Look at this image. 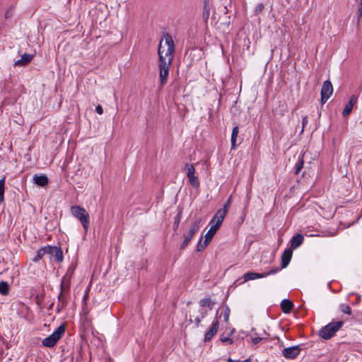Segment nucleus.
I'll return each mask as SVG.
<instances>
[{"label":"nucleus","instance_id":"1","mask_svg":"<svg viewBox=\"0 0 362 362\" xmlns=\"http://www.w3.org/2000/svg\"><path fill=\"white\" fill-rule=\"evenodd\" d=\"M175 52L173 37L169 34H165L160 40L158 46V62L173 63Z\"/></svg>","mask_w":362,"mask_h":362},{"label":"nucleus","instance_id":"2","mask_svg":"<svg viewBox=\"0 0 362 362\" xmlns=\"http://www.w3.org/2000/svg\"><path fill=\"white\" fill-rule=\"evenodd\" d=\"M343 321L332 322L320 330L319 335L324 339H329L343 326Z\"/></svg>","mask_w":362,"mask_h":362},{"label":"nucleus","instance_id":"3","mask_svg":"<svg viewBox=\"0 0 362 362\" xmlns=\"http://www.w3.org/2000/svg\"><path fill=\"white\" fill-rule=\"evenodd\" d=\"M65 332V326L64 325H59L57 329L49 337L45 338L42 344L44 346L47 348L54 347L58 341L62 338Z\"/></svg>","mask_w":362,"mask_h":362},{"label":"nucleus","instance_id":"4","mask_svg":"<svg viewBox=\"0 0 362 362\" xmlns=\"http://www.w3.org/2000/svg\"><path fill=\"white\" fill-rule=\"evenodd\" d=\"M72 215L78 219L83 226L86 231L88 229L89 215L86 209L80 206H73L71 207Z\"/></svg>","mask_w":362,"mask_h":362},{"label":"nucleus","instance_id":"5","mask_svg":"<svg viewBox=\"0 0 362 362\" xmlns=\"http://www.w3.org/2000/svg\"><path fill=\"white\" fill-rule=\"evenodd\" d=\"M201 220L197 221L194 223H193L189 229L183 234L184 241L180 245V250H184L191 241L192 237L199 229V223Z\"/></svg>","mask_w":362,"mask_h":362},{"label":"nucleus","instance_id":"6","mask_svg":"<svg viewBox=\"0 0 362 362\" xmlns=\"http://www.w3.org/2000/svg\"><path fill=\"white\" fill-rule=\"evenodd\" d=\"M171 65L172 63L166 62H158L159 81L160 86H163L164 84L166 83Z\"/></svg>","mask_w":362,"mask_h":362},{"label":"nucleus","instance_id":"7","mask_svg":"<svg viewBox=\"0 0 362 362\" xmlns=\"http://www.w3.org/2000/svg\"><path fill=\"white\" fill-rule=\"evenodd\" d=\"M278 271L279 268H276L265 273L247 272L243 275L244 280L243 283L247 282L250 280H255L257 279H262L266 277L270 274L276 273ZM240 284H242V282Z\"/></svg>","mask_w":362,"mask_h":362},{"label":"nucleus","instance_id":"8","mask_svg":"<svg viewBox=\"0 0 362 362\" xmlns=\"http://www.w3.org/2000/svg\"><path fill=\"white\" fill-rule=\"evenodd\" d=\"M333 93V87L329 81H325L323 83L320 95L321 103L324 105Z\"/></svg>","mask_w":362,"mask_h":362},{"label":"nucleus","instance_id":"9","mask_svg":"<svg viewBox=\"0 0 362 362\" xmlns=\"http://www.w3.org/2000/svg\"><path fill=\"white\" fill-rule=\"evenodd\" d=\"M300 349L298 346L285 348L282 351L283 356L288 359H293L300 354Z\"/></svg>","mask_w":362,"mask_h":362},{"label":"nucleus","instance_id":"10","mask_svg":"<svg viewBox=\"0 0 362 362\" xmlns=\"http://www.w3.org/2000/svg\"><path fill=\"white\" fill-rule=\"evenodd\" d=\"M218 327H219V322H218V317H216V319L213 322L211 327L205 333V335H204V341H209L214 337V336L217 333V332L218 330Z\"/></svg>","mask_w":362,"mask_h":362},{"label":"nucleus","instance_id":"11","mask_svg":"<svg viewBox=\"0 0 362 362\" xmlns=\"http://www.w3.org/2000/svg\"><path fill=\"white\" fill-rule=\"evenodd\" d=\"M358 100V97L355 95H352L348 102V103L346 105L344 110H343V116L346 117L348 116L352 111L353 107L354 105L356 103Z\"/></svg>","mask_w":362,"mask_h":362},{"label":"nucleus","instance_id":"12","mask_svg":"<svg viewBox=\"0 0 362 362\" xmlns=\"http://www.w3.org/2000/svg\"><path fill=\"white\" fill-rule=\"evenodd\" d=\"M50 249L49 254L50 257H54L57 262H61L63 259V255L61 249L56 246H50Z\"/></svg>","mask_w":362,"mask_h":362},{"label":"nucleus","instance_id":"13","mask_svg":"<svg viewBox=\"0 0 362 362\" xmlns=\"http://www.w3.org/2000/svg\"><path fill=\"white\" fill-rule=\"evenodd\" d=\"M69 288V284L66 281V277H64L61 282V293L58 296V300L62 303V306H65V299L63 292Z\"/></svg>","mask_w":362,"mask_h":362},{"label":"nucleus","instance_id":"14","mask_svg":"<svg viewBox=\"0 0 362 362\" xmlns=\"http://www.w3.org/2000/svg\"><path fill=\"white\" fill-rule=\"evenodd\" d=\"M292 250L291 249H286L284 250L281 255V267L286 268L290 262V260L292 257Z\"/></svg>","mask_w":362,"mask_h":362},{"label":"nucleus","instance_id":"15","mask_svg":"<svg viewBox=\"0 0 362 362\" xmlns=\"http://www.w3.org/2000/svg\"><path fill=\"white\" fill-rule=\"evenodd\" d=\"M50 250V245H47L41 247L39 250L37 251L36 255L35 257H33V261L35 262H38L40 259L42 258L44 255H49Z\"/></svg>","mask_w":362,"mask_h":362},{"label":"nucleus","instance_id":"16","mask_svg":"<svg viewBox=\"0 0 362 362\" xmlns=\"http://www.w3.org/2000/svg\"><path fill=\"white\" fill-rule=\"evenodd\" d=\"M227 213H226L225 209H219L216 211L212 219L211 220L213 223H216L219 225H221L225 216Z\"/></svg>","mask_w":362,"mask_h":362},{"label":"nucleus","instance_id":"17","mask_svg":"<svg viewBox=\"0 0 362 362\" xmlns=\"http://www.w3.org/2000/svg\"><path fill=\"white\" fill-rule=\"evenodd\" d=\"M303 236L300 233L296 234L291 240V247L292 249L298 248L303 242Z\"/></svg>","mask_w":362,"mask_h":362},{"label":"nucleus","instance_id":"18","mask_svg":"<svg viewBox=\"0 0 362 362\" xmlns=\"http://www.w3.org/2000/svg\"><path fill=\"white\" fill-rule=\"evenodd\" d=\"M33 56L29 54H23L21 55V59L16 61L14 64L16 66H24L29 63L33 59Z\"/></svg>","mask_w":362,"mask_h":362},{"label":"nucleus","instance_id":"19","mask_svg":"<svg viewBox=\"0 0 362 362\" xmlns=\"http://www.w3.org/2000/svg\"><path fill=\"white\" fill-rule=\"evenodd\" d=\"M34 183L38 186L44 187L48 183V178L46 175H35L33 177Z\"/></svg>","mask_w":362,"mask_h":362},{"label":"nucleus","instance_id":"20","mask_svg":"<svg viewBox=\"0 0 362 362\" xmlns=\"http://www.w3.org/2000/svg\"><path fill=\"white\" fill-rule=\"evenodd\" d=\"M208 315V311L204 308H199V314L194 317V322L196 325V327H199L200 325V323L206 315Z\"/></svg>","mask_w":362,"mask_h":362},{"label":"nucleus","instance_id":"21","mask_svg":"<svg viewBox=\"0 0 362 362\" xmlns=\"http://www.w3.org/2000/svg\"><path fill=\"white\" fill-rule=\"evenodd\" d=\"M199 303L200 308L206 309V308H208L209 310H212L214 305V302L212 301V300L209 298H205L201 299L199 300Z\"/></svg>","mask_w":362,"mask_h":362},{"label":"nucleus","instance_id":"22","mask_svg":"<svg viewBox=\"0 0 362 362\" xmlns=\"http://www.w3.org/2000/svg\"><path fill=\"white\" fill-rule=\"evenodd\" d=\"M293 303L288 300L284 299L281 303V308L284 313H289L293 309Z\"/></svg>","mask_w":362,"mask_h":362},{"label":"nucleus","instance_id":"23","mask_svg":"<svg viewBox=\"0 0 362 362\" xmlns=\"http://www.w3.org/2000/svg\"><path fill=\"white\" fill-rule=\"evenodd\" d=\"M239 134V128L238 126L233 127L231 134V148L235 149L236 147V139Z\"/></svg>","mask_w":362,"mask_h":362},{"label":"nucleus","instance_id":"24","mask_svg":"<svg viewBox=\"0 0 362 362\" xmlns=\"http://www.w3.org/2000/svg\"><path fill=\"white\" fill-rule=\"evenodd\" d=\"M9 292V285L6 281L0 282V294L6 296Z\"/></svg>","mask_w":362,"mask_h":362},{"label":"nucleus","instance_id":"25","mask_svg":"<svg viewBox=\"0 0 362 362\" xmlns=\"http://www.w3.org/2000/svg\"><path fill=\"white\" fill-rule=\"evenodd\" d=\"M210 242L209 241H206V239H204L203 240V238H201L199 240V243H197V250L198 252H200L202 250H203L207 245Z\"/></svg>","mask_w":362,"mask_h":362},{"label":"nucleus","instance_id":"26","mask_svg":"<svg viewBox=\"0 0 362 362\" xmlns=\"http://www.w3.org/2000/svg\"><path fill=\"white\" fill-rule=\"evenodd\" d=\"M189 179V182L191 184L192 187L194 188H197L199 186V182L198 180V178L195 176V175H189L187 176Z\"/></svg>","mask_w":362,"mask_h":362},{"label":"nucleus","instance_id":"27","mask_svg":"<svg viewBox=\"0 0 362 362\" xmlns=\"http://www.w3.org/2000/svg\"><path fill=\"white\" fill-rule=\"evenodd\" d=\"M269 334L266 333V332H264L263 334H259V337H253V336H250V338H251V340L255 344H258L259 342L261 341V340H262L263 339H265L267 338V336H268Z\"/></svg>","mask_w":362,"mask_h":362},{"label":"nucleus","instance_id":"28","mask_svg":"<svg viewBox=\"0 0 362 362\" xmlns=\"http://www.w3.org/2000/svg\"><path fill=\"white\" fill-rule=\"evenodd\" d=\"M185 170L187 174V176L192 175L195 174V169L193 164L186 163L185 165Z\"/></svg>","mask_w":362,"mask_h":362},{"label":"nucleus","instance_id":"29","mask_svg":"<svg viewBox=\"0 0 362 362\" xmlns=\"http://www.w3.org/2000/svg\"><path fill=\"white\" fill-rule=\"evenodd\" d=\"M221 315H223V320L226 322H228V320H229V316H230V309H229V308L228 307L224 308L222 310Z\"/></svg>","mask_w":362,"mask_h":362},{"label":"nucleus","instance_id":"30","mask_svg":"<svg viewBox=\"0 0 362 362\" xmlns=\"http://www.w3.org/2000/svg\"><path fill=\"white\" fill-rule=\"evenodd\" d=\"M5 178L0 180V202L4 201Z\"/></svg>","mask_w":362,"mask_h":362},{"label":"nucleus","instance_id":"31","mask_svg":"<svg viewBox=\"0 0 362 362\" xmlns=\"http://www.w3.org/2000/svg\"><path fill=\"white\" fill-rule=\"evenodd\" d=\"M340 310L344 314H347V315L351 314V308H350L349 305H346V304L340 305Z\"/></svg>","mask_w":362,"mask_h":362},{"label":"nucleus","instance_id":"32","mask_svg":"<svg viewBox=\"0 0 362 362\" xmlns=\"http://www.w3.org/2000/svg\"><path fill=\"white\" fill-rule=\"evenodd\" d=\"M209 224L211 225L209 230H211V232H214L215 233L217 232L218 229L221 226V225H219L216 223H213V222H211V221H210Z\"/></svg>","mask_w":362,"mask_h":362},{"label":"nucleus","instance_id":"33","mask_svg":"<svg viewBox=\"0 0 362 362\" xmlns=\"http://www.w3.org/2000/svg\"><path fill=\"white\" fill-rule=\"evenodd\" d=\"M303 159H300L298 161L296 165V174H298L300 170L303 168Z\"/></svg>","mask_w":362,"mask_h":362},{"label":"nucleus","instance_id":"34","mask_svg":"<svg viewBox=\"0 0 362 362\" xmlns=\"http://www.w3.org/2000/svg\"><path fill=\"white\" fill-rule=\"evenodd\" d=\"M216 233L214 232H211V230H208L207 233L205 234L204 239L206 240V241H211L213 237L214 236Z\"/></svg>","mask_w":362,"mask_h":362},{"label":"nucleus","instance_id":"35","mask_svg":"<svg viewBox=\"0 0 362 362\" xmlns=\"http://www.w3.org/2000/svg\"><path fill=\"white\" fill-rule=\"evenodd\" d=\"M358 21L360 20L361 17L362 16V0H359V3L358 5Z\"/></svg>","mask_w":362,"mask_h":362},{"label":"nucleus","instance_id":"36","mask_svg":"<svg viewBox=\"0 0 362 362\" xmlns=\"http://www.w3.org/2000/svg\"><path fill=\"white\" fill-rule=\"evenodd\" d=\"M220 341H222L223 343H227L229 344H232L233 343V339L228 337H221Z\"/></svg>","mask_w":362,"mask_h":362},{"label":"nucleus","instance_id":"37","mask_svg":"<svg viewBox=\"0 0 362 362\" xmlns=\"http://www.w3.org/2000/svg\"><path fill=\"white\" fill-rule=\"evenodd\" d=\"M180 216H181V213H179L177 215V216L175 217V222H174V224H173L174 230H176L177 228L179 226V223H180Z\"/></svg>","mask_w":362,"mask_h":362},{"label":"nucleus","instance_id":"38","mask_svg":"<svg viewBox=\"0 0 362 362\" xmlns=\"http://www.w3.org/2000/svg\"><path fill=\"white\" fill-rule=\"evenodd\" d=\"M230 202H231V196H230L228 197V200L224 204L223 207L221 209H225L226 210V213L228 212V208H229V206L230 205Z\"/></svg>","mask_w":362,"mask_h":362},{"label":"nucleus","instance_id":"39","mask_svg":"<svg viewBox=\"0 0 362 362\" xmlns=\"http://www.w3.org/2000/svg\"><path fill=\"white\" fill-rule=\"evenodd\" d=\"M263 8H264V5L262 4H258L255 8V13H260Z\"/></svg>","mask_w":362,"mask_h":362},{"label":"nucleus","instance_id":"40","mask_svg":"<svg viewBox=\"0 0 362 362\" xmlns=\"http://www.w3.org/2000/svg\"><path fill=\"white\" fill-rule=\"evenodd\" d=\"M95 110L97 112L98 114L99 115H102L103 113V107L101 105H98L96 107H95Z\"/></svg>","mask_w":362,"mask_h":362},{"label":"nucleus","instance_id":"41","mask_svg":"<svg viewBox=\"0 0 362 362\" xmlns=\"http://www.w3.org/2000/svg\"><path fill=\"white\" fill-rule=\"evenodd\" d=\"M228 362H250V360L249 359H246V360H244V361H238V360H233V359L229 358L228 359Z\"/></svg>","mask_w":362,"mask_h":362},{"label":"nucleus","instance_id":"42","mask_svg":"<svg viewBox=\"0 0 362 362\" xmlns=\"http://www.w3.org/2000/svg\"><path fill=\"white\" fill-rule=\"evenodd\" d=\"M302 123H303V129H302V132L303 131V129L305 127V126L308 123V119H307V116H304L303 118V121H302Z\"/></svg>","mask_w":362,"mask_h":362},{"label":"nucleus","instance_id":"43","mask_svg":"<svg viewBox=\"0 0 362 362\" xmlns=\"http://www.w3.org/2000/svg\"><path fill=\"white\" fill-rule=\"evenodd\" d=\"M11 16V12L9 11H6L5 13V18H8Z\"/></svg>","mask_w":362,"mask_h":362},{"label":"nucleus","instance_id":"44","mask_svg":"<svg viewBox=\"0 0 362 362\" xmlns=\"http://www.w3.org/2000/svg\"><path fill=\"white\" fill-rule=\"evenodd\" d=\"M254 332V330L252 329V332ZM251 336H253V337H259V334H257V333H256V332H254V333H252V334H251Z\"/></svg>","mask_w":362,"mask_h":362},{"label":"nucleus","instance_id":"45","mask_svg":"<svg viewBox=\"0 0 362 362\" xmlns=\"http://www.w3.org/2000/svg\"><path fill=\"white\" fill-rule=\"evenodd\" d=\"M234 330H235V329H233L230 332V334H232L233 333Z\"/></svg>","mask_w":362,"mask_h":362}]
</instances>
